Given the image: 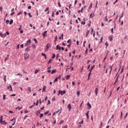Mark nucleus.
I'll return each instance as SVG.
<instances>
[{"mask_svg":"<svg viewBox=\"0 0 128 128\" xmlns=\"http://www.w3.org/2000/svg\"><path fill=\"white\" fill-rule=\"evenodd\" d=\"M50 44L48 43L46 46V48H45V50L46 52H48V49L50 48Z\"/></svg>","mask_w":128,"mask_h":128,"instance_id":"obj_1","label":"nucleus"},{"mask_svg":"<svg viewBox=\"0 0 128 128\" xmlns=\"http://www.w3.org/2000/svg\"><path fill=\"white\" fill-rule=\"evenodd\" d=\"M30 42H32V40H28L26 41V42L24 46H28L30 44Z\"/></svg>","mask_w":128,"mask_h":128,"instance_id":"obj_2","label":"nucleus"},{"mask_svg":"<svg viewBox=\"0 0 128 128\" xmlns=\"http://www.w3.org/2000/svg\"><path fill=\"white\" fill-rule=\"evenodd\" d=\"M28 56H30V54L28 53H26L24 54V60H26V58H28Z\"/></svg>","mask_w":128,"mask_h":128,"instance_id":"obj_3","label":"nucleus"},{"mask_svg":"<svg viewBox=\"0 0 128 128\" xmlns=\"http://www.w3.org/2000/svg\"><path fill=\"white\" fill-rule=\"evenodd\" d=\"M10 122H14L12 124V126H14V124H16V118H14L13 119H12L10 120Z\"/></svg>","mask_w":128,"mask_h":128,"instance_id":"obj_4","label":"nucleus"},{"mask_svg":"<svg viewBox=\"0 0 128 128\" xmlns=\"http://www.w3.org/2000/svg\"><path fill=\"white\" fill-rule=\"evenodd\" d=\"M8 90H9L10 92L11 90L12 92V86L10 85V86H8Z\"/></svg>","mask_w":128,"mask_h":128,"instance_id":"obj_5","label":"nucleus"},{"mask_svg":"<svg viewBox=\"0 0 128 128\" xmlns=\"http://www.w3.org/2000/svg\"><path fill=\"white\" fill-rule=\"evenodd\" d=\"M87 106H88V110H90L92 108V105H90V102H88Z\"/></svg>","mask_w":128,"mask_h":128,"instance_id":"obj_6","label":"nucleus"},{"mask_svg":"<svg viewBox=\"0 0 128 128\" xmlns=\"http://www.w3.org/2000/svg\"><path fill=\"white\" fill-rule=\"evenodd\" d=\"M56 50H59L60 52V50H61V48L60 46H59L58 45H57L56 46Z\"/></svg>","mask_w":128,"mask_h":128,"instance_id":"obj_7","label":"nucleus"},{"mask_svg":"<svg viewBox=\"0 0 128 128\" xmlns=\"http://www.w3.org/2000/svg\"><path fill=\"white\" fill-rule=\"evenodd\" d=\"M48 32V31H45L43 34H42V36H44V38H46V33Z\"/></svg>","mask_w":128,"mask_h":128,"instance_id":"obj_8","label":"nucleus"},{"mask_svg":"<svg viewBox=\"0 0 128 128\" xmlns=\"http://www.w3.org/2000/svg\"><path fill=\"white\" fill-rule=\"evenodd\" d=\"M68 108L69 109V111L70 112V110H72V106H70V104H68Z\"/></svg>","mask_w":128,"mask_h":128,"instance_id":"obj_9","label":"nucleus"},{"mask_svg":"<svg viewBox=\"0 0 128 128\" xmlns=\"http://www.w3.org/2000/svg\"><path fill=\"white\" fill-rule=\"evenodd\" d=\"M0 124H8V122H6V121H2L0 122Z\"/></svg>","mask_w":128,"mask_h":128,"instance_id":"obj_10","label":"nucleus"},{"mask_svg":"<svg viewBox=\"0 0 128 128\" xmlns=\"http://www.w3.org/2000/svg\"><path fill=\"white\" fill-rule=\"evenodd\" d=\"M92 69L89 70V72H90L88 74V80H90V74H92Z\"/></svg>","mask_w":128,"mask_h":128,"instance_id":"obj_11","label":"nucleus"},{"mask_svg":"<svg viewBox=\"0 0 128 128\" xmlns=\"http://www.w3.org/2000/svg\"><path fill=\"white\" fill-rule=\"evenodd\" d=\"M124 18V12L122 13L120 16V18Z\"/></svg>","mask_w":128,"mask_h":128,"instance_id":"obj_12","label":"nucleus"},{"mask_svg":"<svg viewBox=\"0 0 128 128\" xmlns=\"http://www.w3.org/2000/svg\"><path fill=\"white\" fill-rule=\"evenodd\" d=\"M98 88H96L95 90L96 96H98Z\"/></svg>","mask_w":128,"mask_h":128,"instance_id":"obj_13","label":"nucleus"},{"mask_svg":"<svg viewBox=\"0 0 128 128\" xmlns=\"http://www.w3.org/2000/svg\"><path fill=\"white\" fill-rule=\"evenodd\" d=\"M60 94L62 96L64 94H66V90H64L63 91L60 90Z\"/></svg>","mask_w":128,"mask_h":128,"instance_id":"obj_14","label":"nucleus"},{"mask_svg":"<svg viewBox=\"0 0 128 128\" xmlns=\"http://www.w3.org/2000/svg\"><path fill=\"white\" fill-rule=\"evenodd\" d=\"M46 86H44L43 87V89H42V92H46Z\"/></svg>","mask_w":128,"mask_h":128,"instance_id":"obj_15","label":"nucleus"},{"mask_svg":"<svg viewBox=\"0 0 128 128\" xmlns=\"http://www.w3.org/2000/svg\"><path fill=\"white\" fill-rule=\"evenodd\" d=\"M4 82H6V75H5L4 77Z\"/></svg>","mask_w":128,"mask_h":128,"instance_id":"obj_16","label":"nucleus"},{"mask_svg":"<svg viewBox=\"0 0 128 128\" xmlns=\"http://www.w3.org/2000/svg\"><path fill=\"white\" fill-rule=\"evenodd\" d=\"M94 14L92 13V14H90V18H94Z\"/></svg>","mask_w":128,"mask_h":128,"instance_id":"obj_17","label":"nucleus"},{"mask_svg":"<svg viewBox=\"0 0 128 128\" xmlns=\"http://www.w3.org/2000/svg\"><path fill=\"white\" fill-rule=\"evenodd\" d=\"M70 78V75H68L66 76V80H69V78Z\"/></svg>","mask_w":128,"mask_h":128,"instance_id":"obj_18","label":"nucleus"},{"mask_svg":"<svg viewBox=\"0 0 128 128\" xmlns=\"http://www.w3.org/2000/svg\"><path fill=\"white\" fill-rule=\"evenodd\" d=\"M56 72V70H52V74H54V72Z\"/></svg>","mask_w":128,"mask_h":128,"instance_id":"obj_19","label":"nucleus"},{"mask_svg":"<svg viewBox=\"0 0 128 128\" xmlns=\"http://www.w3.org/2000/svg\"><path fill=\"white\" fill-rule=\"evenodd\" d=\"M88 114H90V111H88V112L86 113V116H87L88 120Z\"/></svg>","mask_w":128,"mask_h":128,"instance_id":"obj_20","label":"nucleus"},{"mask_svg":"<svg viewBox=\"0 0 128 128\" xmlns=\"http://www.w3.org/2000/svg\"><path fill=\"white\" fill-rule=\"evenodd\" d=\"M30 48V47H27V48L26 49V52H28Z\"/></svg>","mask_w":128,"mask_h":128,"instance_id":"obj_21","label":"nucleus"},{"mask_svg":"<svg viewBox=\"0 0 128 128\" xmlns=\"http://www.w3.org/2000/svg\"><path fill=\"white\" fill-rule=\"evenodd\" d=\"M76 94H77L78 96H79L80 94V91L77 92Z\"/></svg>","mask_w":128,"mask_h":128,"instance_id":"obj_22","label":"nucleus"},{"mask_svg":"<svg viewBox=\"0 0 128 128\" xmlns=\"http://www.w3.org/2000/svg\"><path fill=\"white\" fill-rule=\"evenodd\" d=\"M88 34H90V31L88 30L86 34V38L88 36Z\"/></svg>","mask_w":128,"mask_h":128,"instance_id":"obj_23","label":"nucleus"},{"mask_svg":"<svg viewBox=\"0 0 128 128\" xmlns=\"http://www.w3.org/2000/svg\"><path fill=\"white\" fill-rule=\"evenodd\" d=\"M12 22H14V20H12V19H11L10 22V24H12Z\"/></svg>","mask_w":128,"mask_h":128,"instance_id":"obj_24","label":"nucleus"},{"mask_svg":"<svg viewBox=\"0 0 128 128\" xmlns=\"http://www.w3.org/2000/svg\"><path fill=\"white\" fill-rule=\"evenodd\" d=\"M52 62V59L49 60L48 62V64H50Z\"/></svg>","mask_w":128,"mask_h":128,"instance_id":"obj_25","label":"nucleus"},{"mask_svg":"<svg viewBox=\"0 0 128 128\" xmlns=\"http://www.w3.org/2000/svg\"><path fill=\"white\" fill-rule=\"evenodd\" d=\"M108 40H110V42H112V37H109Z\"/></svg>","mask_w":128,"mask_h":128,"instance_id":"obj_26","label":"nucleus"},{"mask_svg":"<svg viewBox=\"0 0 128 128\" xmlns=\"http://www.w3.org/2000/svg\"><path fill=\"white\" fill-rule=\"evenodd\" d=\"M100 128H102V126H103V124H104L102 123V122H100Z\"/></svg>","mask_w":128,"mask_h":128,"instance_id":"obj_27","label":"nucleus"},{"mask_svg":"<svg viewBox=\"0 0 128 128\" xmlns=\"http://www.w3.org/2000/svg\"><path fill=\"white\" fill-rule=\"evenodd\" d=\"M114 50L115 56L118 55V53L116 52V50L115 49Z\"/></svg>","mask_w":128,"mask_h":128,"instance_id":"obj_28","label":"nucleus"},{"mask_svg":"<svg viewBox=\"0 0 128 128\" xmlns=\"http://www.w3.org/2000/svg\"><path fill=\"white\" fill-rule=\"evenodd\" d=\"M110 72H112V66H110Z\"/></svg>","mask_w":128,"mask_h":128,"instance_id":"obj_29","label":"nucleus"},{"mask_svg":"<svg viewBox=\"0 0 128 128\" xmlns=\"http://www.w3.org/2000/svg\"><path fill=\"white\" fill-rule=\"evenodd\" d=\"M18 110H22V107L20 108L18 106V108H16V110H18Z\"/></svg>","mask_w":128,"mask_h":128,"instance_id":"obj_30","label":"nucleus"},{"mask_svg":"<svg viewBox=\"0 0 128 128\" xmlns=\"http://www.w3.org/2000/svg\"><path fill=\"white\" fill-rule=\"evenodd\" d=\"M4 36H6V34H4L1 36L2 38H4Z\"/></svg>","mask_w":128,"mask_h":128,"instance_id":"obj_31","label":"nucleus"},{"mask_svg":"<svg viewBox=\"0 0 128 128\" xmlns=\"http://www.w3.org/2000/svg\"><path fill=\"white\" fill-rule=\"evenodd\" d=\"M4 118V117L2 116H0V122L2 121V118Z\"/></svg>","mask_w":128,"mask_h":128,"instance_id":"obj_32","label":"nucleus"},{"mask_svg":"<svg viewBox=\"0 0 128 128\" xmlns=\"http://www.w3.org/2000/svg\"><path fill=\"white\" fill-rule=\"evenodd\" d=\"M49 9H50V8H46V10H44V12H48V10Z\"/></svg>","mask_w":128,"mask_h":128,"instance_id":"obj_33","label":"nucleus"},{"mask_svg":"<svg viewBox=\"0 0 128 128\" xmlns=\"http://www.w3.org/2000/svg\"><path fill=\"white\" fill-rule=\"evenodd\" d=\"M32 48H36V44H33L32 45Z\"/></svg>","mask_w":128,"mask_h":128,"instance_id":"obj_34","label":"nucleus"},{"mask_svg":"<svg viewBox=\"0 0 128 128\" xmlns=\"http://www.w3.org/2000/svg\"><path fill=\"white\" fill-rule=\"evenodd\" d=\"M107 16H108V15H106V16L104 18V20H105L106 22H108V20Z\"/></svg>","mask_w":128,"mask_h":128,"instance_id":"obj_35","label":"nucleus"},{"mask_svg":"<svg viewBox=\"0 0 128 128\" xmlns=\"http://www.w3.org/2000/svg\"><path fill=\"white\" fill-rule=\"evenodd\" d=\"M28 16L30 18H32V16L31 15L30 13H28Z\"/></svg>","mask_w":128,"mask_h":128,"instance_id":"obj_36","label":"nucleus"},{"mask_svg":"<svg viewBox=\"0 0 128 128\" xmlns=\"http://www.w3.org/2000/svg\"><path fill=\"white\" fill-rule=\"evenodd\" d=\"M105 45L106 46V48H108V42H106L105 43Z\"/></svg>","mask_w":128,"mask_h":128,"instance_id":"obj_37","label":"nucleus"},{"mask_svg":"<svg viewBox=\"0 0 128 128\" xmlns=\"http://www.w3.org/2000/svg\"><path fill=\"white\" fill-rule=\"evenodd\" d=\"M128 112H126V116L124 118V120H126V116H128Z\"/></svg>","mask_w":128,"mask_h":128,"instance_id":"obj_38","label":"nucleus"},{"mask_svg":"<svg viewBox=\"0 0 128 128\" xmlns=\"http://www.w3.org/2000/svg\"><path fill=\"white\" fill-rule=\"evenodd\" d=\"M56 58V54H52V58Z\"/></svg>","mask_w":128,"mask_h":128,"instance_id":"obj_39","label":"nucleus"},{"mask_svg":"<svg viewBox=\"0 0 128 128\" xmlns=\"http://www.w3.org/2000/svg\"><path fill=\"white\" fill-rule=\"evenodd\" d=\"M28 90L29 91V92H32V89H31V88H30V87H28Z\"/></svg>","mask_w":128,"mask_h":128,"instance_id":"obj_40","label":"nucleus"},{"mask_svg":"<svg viewBox=\"0 0 128 128\" xmlns=\"http://www.w3.org/2000/svg\"><path fill=\"white\" fill-rule=\"evenodd\" d=\"M80 124H84V120H82V122H80Z\"/></svg>","mask_w":128,"mask_h":128,"instance_id":"obj_41","label":"nucleus"},{"mask_svg":"<svg viewBox=\"0 0 128 128\" xmlns=\"http://www.w3.org/2000/svg\"><path fill=\"white\" fill-rule=\"evenodd\" d=\"M82 24H86V22H84V21H82Z\"/></svg>","mask_w":128,"mask_h":128,"instance_id":"obj_42","label":"nucleus"},{"mask_svg":"<svg viewBox=\"0 0 128 128\" xmlns=\"http://www.w3.org/2000/svg\"><path fill=\"white\" fill-rule=\"evenodd\" d=\"M22 14V12H20L18 14L17 16H20Z\"/></svg>","mask_w":128,"mask_h":128,"instance_id":"obj_43","label":"nucleus"},{"mask_svg":"<svg viewBox=\"0 0 128 128\" xmlns=\"http://www.w3.org/2000/svg\"><path fill=\"white\" fill-rule=\"evenodd\" d=\"M58 82V78H56L54 80V82Z\"/></svg>","mask_w":128,"mask_h":128,"instance_id":"obj_44","label":"nucleus"},{"mask_svg":"<svg viewBox=\"0 0 128 128\" xmlns=\"http://www.w3.org/2000/svg\"><path fill=\"white\" fill-rule=\"evenodd\" d=\"M34 42H35L36 44H38V40H36V38H34Z\"/></svg>","mask_w":128,"mask_h":128,"instance_id":"obj_45","label":"nucleus"},{"mask_svg":"<svg viewBox=\"0 0 128 128\" xmlns=\"http://www.w3.org/2000/svg\"><path fill=\"white\" fill-rule=\"evenodd\" d=\"M93 33H94V29L92 28L91 34H92Z\"/></svg>","mask_w":128,"mask_h":128,"instance_id":"obj_46","label":"nucleus"},{"mask_svg":"<svg viewBox=\"0 0 128 128\" xmlns=\"http://www.w3.org/2000/svg\"><path fill=\"white\" fill-rule=\"evenodd\" d=\"M38 70H36L34 72V74H38Z\"/></svg>","mask_w":128,"mask_h":128,"instance_id":"obj_47","label":"nucleus"},{"mask_svg":"<svg viewBox=\"0 0 128 128\" xmlns=\"http://www.w3.org/2000/svg\"><path fill=\"white\" fill-rule=\"evenodd\" d=\"M92 4L91 3L90 6L88 7V10H90L92 8Z\"/></svg>","mask_w":128,"mask_h":128,"instance_id":"obj_48","label":"nucleus"},{"mask_svg":"<svg viewBox=\"0 0 128 128\" xmlns=\"http://www.w3.org/2000/svg\"><path fill=\"white\" fill-rule=\"evenodd\" d=\"M6 36H8L10 34V32H6V33H5Z\"/></svg>","mask_w":128,"mask_h":128,"instance_id":"obj_49","label":"nucleus"},{"mask_svg":"<svg viewBox=\"0 0 128 128\" xmlns=\"http://www.w3.org/2000/svg\"><path fill=\"white\" fill-rule=\"evenodd\" d=\"M0 12H2V6L0 7Z\"/></svg>","mask_w":128,"mask_h":128,"instance_id":"obj_50","label":"nucleus"},{"mask_svg":"<svg viewBox=\"0 0 128 128\" xmlns=\"http://www.w3.org/2000/svg\"><path fill=\"white\" fill-rule=\"evenodd\" d=\"M64 122V120H61L60 122V124H63Z\"/></svg>","mask_w":128,"mask_h":128,"instance_id":"obj_51","label":"nucleus"},{"mask_svg":"<svg viewBox=\"0 0 128 128\" xmlns=\"http://www.w3.org/2000/svg\"><path fill=\"white\" fill-rule=\"evenodd\" d=\"M48 114V112H44V114L45 116H46V114Z\"/></svg>","mask_w":128,"mask_h":128,"instance_id":"obj_52","label":"nucleus"},{"mask_svg":"<svg viewBox=\"0 0 128 128\" xmlns=\"http://www.w3.org/2000/svg\"><path fill=\"white\" fill-rule=\"evenodd\" d=\"M88 48L86 49V52H84L85 54H88Z\"/></svg>","mask_w":128,"mask_h":128,"instance_id":"obj_53","label":"nucleus"},{"mask_svg":"<svg viewBox=\"0 0 128 128\" xmlns=\"http://www.w3.org/2000/svg\"><path fill=\"white\" fill-rule=\"evenodd\" d=\"M14 12H12L11 14H10V16H14Z\"/></svg>","mask_w":128,"mask_h":128,"instance_id":"obj_54","label":"nucleus"},{"mask_svg":"<svg viewBox=\"0 0 128 128\" xmlns=\"http://www.w3.org/2000/svg\"><path fill=\"white\" fill-rule=\"evenodd\" d=\"M42 56H46V54H44V53H42Z\"/></svg>","mask_w":128,"mask_h":128,"instance_id":"obj_55","label":"nucleus"},{"mask_svg":"<svg viewBox=\"0 0 128 128\" xmlns=\"http://www.w3.org/2000/svg\"><path fill=\"white\" fill-rule=\"evenodd\" d=\"M42 116H44V114H40V118H42Z\"/></svg>","mask_w":128,"mask_h":128,"instance_id":"obj_56","label":"nucleus"},{"mask_svg":"<svg viewBox=\"0 0 128 128\" xmlns=\"http://www.w3.org/2000/svg\"><path fill=\"white\" fill-rule=\"evenodd\" d=\"M24 114H28V110H26L24 112Z\"/></svg>","mask_w":128,"mask_h":128,"instance_id":"obj_57","label":"nucleus"},{"mask_svg":"<svg viewBox=\"0 0 128 128\" xmlns=\"http://www.w3.org/2000/svg\"><path fill=\"white\" fill-rule=\"evenodd\" d=\"M18 48H20V44H18L17 46V48H16V49H17V50H18Z\"/></svg>","mask_w":128,"mask_h":128,"instance_id":"obj_58","label":"nucleus"},{"mask_svg":"<svg viewBox=\"0 0 128 128\" xmlns=\"http://www.w3.org/2000/svg\"><path fill=\"white\" fill-rule=\"evenodd\" d=\"M52 18H53V16H54V12H52Z\"/></svg>","mask_w":128,"mask_h":128,"instance_id":"obj_59","label":"nucleus"},{"mask_svg":"<svg viewBox=\"0 0 128 128\" xmlns=\"http://www.w3.org/2000/svg\"><path fill=\"white\" fill-rule=\"evenodd\" d=\"M111 32H112V34H114V28H112Z\"/></svg>","mask_w":128,"mask_h":128,"instance_id":"obj_60","label":"nucleus"},{"mask_svg":"<svg viewBox=\"0 0 128 128\" xmlns=\"http://www.w3.org/2000/svg\"><path fill=\"white\" fill-rule=\"evenodd\" d=\"M10 22V20H6V24H8Z\"/></svg>","mask_w":128,"mask_h":128,"instance_id":"obj_61","label":"nucleus"},{"mask_svg":"<svg viewBox=\"0 0 128 128\" xmlns=\"http://www.w3.org/2000/svg\"><path fill=\"white\" fill-rule=\"evenodd\" d=\"M3 100H6V95L3 96Z\"/></svg>","mask_w":128,"mask_h":128,"instance_id":"obj_62","label":"nucleus"},{"mask_svg":"<svg viewBox=\"0 0 128 128\" xmlns=\"http://www.w3.org/2000/svg\"><path fill=\"white\" fill-rule=\"evenodd\" d=\"M28 116L27 115H25V116H24V119L26 120V118H28Z\"/></svg>","mask_w":128,"mask_h":128,"instance_id":"obj_63","label":"nucleus"},{"mask_svg":"<svg viewBox=\"0 0 128 128\" xmlns=\"http://www.w3.org/2000/svg\"><path fill=\"white\" fill-rule=\"evenodd\" d=\"M102 36L100 38V42H102Z\"/></svg>","mask_w":128,"mask_h":128,"instance_id":"obj_64","label":"nucleus"}]
</instances>
